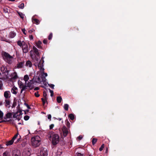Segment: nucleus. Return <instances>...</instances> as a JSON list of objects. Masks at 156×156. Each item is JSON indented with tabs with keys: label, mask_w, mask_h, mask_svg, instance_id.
<instances>
[{
	"label": "nucleus",
	"mask_w": 156,
	"mask_h": 156,
	"mask_svg": "<svg viewBox=\"0 0 156 156\" xmlns=\"http://www.w3.org/2000/svg\"><path fill=\"white\" fill-rule=\"evenodd\" d=\"M16 151H14L13 152V153L12 154V156H20L19 155H18L16 153H15V152H16Z\"/></svg>",
	"instance_id": "obj_49"
},
{
	"label": "nucleus",
	"mask_w": 156,
	"mask_h": 156,
	"mask_svg": "<svg viewBox=\"0 0 156 156\" xmlns=\"http://www.w3.org/2000/svg\"><path fill=\"white\" fill-rule=\"evenodd\" d=\"M56 100L58 103H60L62 101V99L61 96H58Z\"/></svg>",
	"instance_id": "obj_25"
},
{
	"label": "nucleus",
	"mask_w": 156,
	"mask_h": 156,
	"mask_svg": "<svg viewBox=\"0 0 156 156\" xmlns=\"http://www.w3.org/2000/svg\"><path fill=\"white\" fill-rule=\"evenodd\" d=\"M14 142V141L12 139L11 140L7 141L6 143V145L7 146L10 145H12Z\"/></svg>",
	"instance_id": "obj_20"
},
{
	"label": "nucleus",
	"mask_w": 156,
	"mask_h": 156,
	"mask_svg": "<svg viewBox=\"0 0 156 156\" xmlns=\"http://www.w3.org/2000/svg\"><path fill=\"white\" fill-rule=\"evenodd\" d=\"M24 104L27 107L28 109H30V106L27 103H25Z\"/></svg>",
	"instance_id": "obj_52"
},
{
	"label": "nucleus",
	"mask_w": 156,
	"mask_h": 156,
	"mask_svg": "<svg viewBox=\"0 0 156 156\" xmlns=\"http://www.w3.org/2000/svg\"><path fill=\"white\" fill-rule=\"evenodd\" d=\"M48 86L51 87L52 89H54V85L52 84H48Z\"/></svg>",
	"instance_id": "obj_42"
},
{
	"label": "nucleus",
	"mask_w": 156,
	"mask_h": 156,
	"mask_svg": "<svg viewBox=\"0 0 156 156\" xmlns=\"http://www.w3.org/2000/svg\"><path fill=\"white\" fill-rule=\"evenodd\" d=\"M22 49L23 53H27L28 51V46L26 44H23Z\"/></svg>",
	"instance_id": "obj_7"
},
{
	"label": "nucleus",
	"mask_w": 156,
	"mask_h": 156,
	"mask_svg": "<svg viewBox=\"0 0 156 156\" xmlns=\"http://www.w3.org/2000/svg\"><path fill=\"white\" fill-rule=\"evenodd\" d=\"M33 50L34 52L35 53L36 55L37 56H39L40 55L38 51V50L36 48L35 46H33Z\"/></svg>",
	"instance_id": "obj_10"
},
{
	"label": "nucleus",
	"mask_w": 156,
	"mask_h": 156,
	"mask_svg": "<svg viewBox=\"0 0 156 156\" xmlns=\"http://www.w3.org/2000/svg\"><path fill=\"white\" fill-rule=\"evenodd\" d=\"M62 131L63 132V136L64 137L66 136L68 134V131L67 129L65 126L63 127Z\"/></svg>",
	"instance_id": "obj_6"
},
{
	"label": "nucleus",
	"mask_w": 156,
	"mask_h": 156,
	"mask_svg": "<svg viewBox=\"0 0 156 156\" xmlns=\"http://www.w3.org/2000/svg\"><path fill=\"white\" fill-rule=\"evenodd\" d=\"M3 86V84L2 83L0 84V89H1Z\"/></svg>",
	"instance_id": "obj_64"
},
{
	"label": "nucleus",
	"mask_w": 156,
	"mask_h": 156,
	"mask_svg": "<svg viewBox=\"0 0 156 156\" xmlns=\"http://www.w3.org/2000/svg\"><path fill=\"white\" fill-rule=\"evenodd\" d=\"M40 153L41 156H47L48 155V150L46 148L43 147L41 148Z\"/></svg>",
	"instance_id": "obj_5"
},
{
	"label": "nucleus",
	"mask_w": 156,
	"mask_h": 156,
	"mask_svg": "<svg viewBox=\"0 0 156 156\" xmlns=\"http://www.w3.org/2000/svg\"><path fill=\"white\" fill-rule=\"evenodd\" d=\"M18 84L20 88H21L24 85L23 83L20 80L18 81Z\"/></svg>",
	"instance_id": "obj_27"
},
{
	"label": "nucleus",
	"mask_w": 156,
	"mask_h": 156,
	"mask_svg": "<svg viewBox=\"0 0 156 156\" xmlns=\"http://www.w3.org/2000/svg\"><path fill=\"white\" fill-rule=\"evenodd\" d=\"M18 111V113H20V115H22V114L23 113H22V110H20V111Z\"/></svg>",
	"instance_id": "obj_57"
},
{
	"label": "nucleus",
	"mask_w": 156,
	"mask_h": 156,
	"mask_svg": "<svg viewBox=\"0 0 156 156\" xmlns=\"http://www.w3.org/2000/svg\"><path fill=\"white\" fill-rule=\"evenodd\" d=\"M22 32H23V34H26V33L25 32V29H22Z\"/></svg>",
	"instance_id": "obj_58"
},
{
	"label": "nucleus",
	"mask_w": 156,
	"mask_h": 156,
	"mask_svg": "<svg viewBox=\"0 0 156 156\" xmlns=\"http://www.w3.org/2000/svg\"><path fill=\"white\" fill-rule=\"evenodd\" d=\"M36 83H39L41 82V78L39 77H37V79L36 80Z\"/></svg>",
	"instance_id": "obj_39"
},
{
	"label": "nucleus",
	"mask_w": 156,
	"mask_h": 156,
	"mask_svg": "<svg viewBox=\"0 0 156 156\" xmlns=\"http://www.w3.org/2000/svg\"><path fill=\"white\" fill-rule=\"evenodd\" d=\"M26 66H29L30 67H31L32 66L31 62L29 60L27 61L26 62Z\"/></svg>",
	"instance_id": "obj_17"
},
{
	"label": "nucleus",
	"mask_w": 156,
	"mask_h": 156,
	"mask_svg": "<svg viewBox=\"0 0 156 156\" xmlns=\"http://www.w3.org/2000/svg\"><path fill=\"white\" fill-rule=\"evenodd\" d=\"M42 44V43L40 41H39L36 43V46L38 48L41 49L42 48V47L41 46Z\"/></svg>",
	"instance_id": "obj_13"
},
{
	"label": "nucleus",
	"mask_w": 156,
	"mask_h": 156,
	"mask_svg": "<svg viewBox=\"0 0 156 156\" xmlns=\"http://www.w3.org/2000/svg\"><path fill=\"white\" fill-rule=\"evenodd\" d=\"M50 135L49 137V140L51 141L53 145L56 146L59 142V137L57 134H55L53 132H50L49 133Z\"/></svg>",
	"instance_id": "obj_2"
},
{
	"label": "nucleus",
	"mask_w": 156,
	"mask_h": 156,
	"mask_svg": "<svg viewBox=\"0 0 156 156\" xmlns=\"http://www.w3.org/2000/svg\"><path fill=\"white\" fill-rule=\"evenodd\" d=\"M20 138L18 139L17 141H16V143H17L18 142H19L21 140V137L20 136Z\"/></svg>",
	"instance_id": "obj_55"
},
{
	"label": "nucleus",
	"mask_w": 156,
	"mask_h": 156,
	"mask_svg": "<svg viewBox=\"0 0 156 156\" xmlns=\"http://www.w3.org/2000/svg\"><path fill=\"white\" fill-rule=\"evenodd\" d=\"M17 90V88L15 87H13L11 89V92L12 93L16 94H17L16 90Z\"/></svg>",
	"instance_id": "obj_14"
},
{
	"label": "nucleus",
	"mask_w": 156,
	"mask_h": 156,
	"mask_svg": "<svg viewBox=\"0 0 156 156\" xmlns=\"http://www.w3.org/2000/svg\"><path fill=\"white\" fill-rule=\"evenodd\" d=\"M27 87H28L27 86H26V85H23V86L22 87V88H21V92H20L21 93H22L23 91L25 90L26 89H27Z\"/></svg>",
	"instance_id": "obj_24"
},
{
	"label": "nucleus",
	"mask_w": 156,
	"mask_h": 156,
	"mask_svg": "<svg viewBox=\"0 0 156 156\" xmlns=\"http://www.w3.org/2000/svg\"><path fill=\"white\" fill-rule=\"evenodd\" d=\"M32 21L34 23H35L36 24H38L40 22L37 19L34 18V19H32Z\"/></svg>",
	"instance_id": "obj_15"
},
{
	"label": "nucleus",
	"mask_w": 156,
	"mask_h": 156,
	"mask_svg": "<svg viewBox=\"0 0 156 156\" xmlns=\"http://www.w3.org/2000/svg\"><path fill=\"white\" fill-rule=\"evenodd\" d=\"M5 106H8V107H10V101L8 99H6L5 100Z\"/></svg>",
	"instance_id": "obj_21"
},
{
	"label": "nucleus",
	"mask_w": 156,
	"mask_h": 156,
	"mask_svg": "<svg viewBox=\"0 0 156 156\" xmlns=\"http://www.w3.org/2000/svg\"><path fill=\"white\" fill-rule=\"evenodd\" d=\"M3 115V113L0 110V118H1V119L2 118Z\"/></svg>",
	"instance_id": "obj_48"
},
{
	"label": "nucleus",
	"mask_w": 156,
	"mask_h": 156,
	"mask_svg": "<svg viewBox=\"0 0 156 156\" xmlns=\"http://www.w3.org/2000/svg\"><path fill=\"white\" fill-rule=\"evenodd\" d=\"M3 156H11L10 153L9 152L6 151L3 153Z\"/></svg>",
	"instance_id": "obj_19"
},
{
	"label": "nucleus",
	"mask_w": 156,
	"mask_h": 156,
	"mask_svg": "<svg viewBox=\"0 0 156 156\" xmlns=\"http://www.w3.org/2000/svg\"><path fill=\"white\" fill-rule=\"evenodd\" d=\"M31 144L32 146L36 148L39 146L41 144L40 137L38 136H36L33 137L31 139Z\"/></svg>",
	"instance_id": "obj_3"
},
{
	"label": "nucleus",
	"mask_w": 156,
	"mask_h": 156,
	"mask_svg": "<svg viewBox=\"0 0 156 156\" xmlns=\"http://www.w3.org/2000/svg\"><path fill=\"white\" fill-rule=\"evenodd\" d=\"M18 113V111H17L16 113H14L13 115V117L14 118H17V117L19 116V115L17 114Z\"/></svg>",
	"instance_id": "obj_36"
},
{
	"label": "nucleus",
	"mask_w": 156,
	"mask_h": 156,
	"mask_svg": "<svg viewBox=\"0 0 156 156\" xmlns=\"http://www.w3.org/2000/svg\"><path fill=\"white\" fill-rule=\"evenodd\" d=\"M49 92L51 93V96L52 97L53 96V90H51L50 89H49Z\"/></svg>",
	"instance_id": "obj_45"
},
{
	"label": "nucleus",
	"mask_w": 156,
	"mask_h": 156,
	"mask_svg": "<svg viewBox=\"0 0 156 156\" xmlns=\"http://www.w3.org/2000/svg\"><path fill=\"white\" fill-rule=\"evenodd\" d=\"M76 156H83V154H81L80 153L77 152L76 153Z\"/></svg>",
	"instance_id": "obj_46"
},
{
	"label": "nucleus",
	"mask_w": 156,
	"mask_h": 156,
	"mask_svg": "<svg viewBox=\"0 0 156 156\" xmlns=\"http://www.w3.org/2000/svg\"><path fill=\"white\" fill-rule=\"evenodd\" d=\"M51 115L49 114L48 115V118L49 119L51 120Z\"/></svg>",
	"instance_id": "obj_54"
},
{
	"label": "nucleus",
	"mask_w": 156,
	"mask_h": 156,
	"mask_svg": "<svg viewBox=\"0 0 156 156\" xmlns=\"http://www.w3.org/2000/svg\"><path fill=\"white\" fill-rule=\"evenodd\" d=\"M19 8L21 9H23L24 7V4L23 3H22L18 6Z\"/></svg>",
	"instance_id": "obj_35"
},
{
	"label": "nucleus",
	"mask_w": 156,
	"mask_h": 156,
	"mask_svg": "<svg viewBox=\"0 0 156 156\" xmlns=\"http://www.w3.org/2000/svg\"><path fill=\"white\" fill-rule=\"evenodd\" d=\"M68 117L71 120H73L74 119V115L73 114H70L68 115Z\"/></svg>",
	"instance_id": "obj_22"
},
{
	"label": "nucleus",
	"mask_w": 156,
	"mask_h": 156,
	"mask_svg": "<svg viewBox=\"0 0 156 156\" xmlns=\"http://www.w3.org/2000/svg\"><path fill=\"white\" fill-rule=\"evenodd\" d=\"M97 139L95 138H93L92 140V144L93 145H94L97 142Z\"/></svg>",
	"instance_id": "obj_28"
},
{
	"label": "nucleus",
	"mask_w": 156,
	"mask_h": 156,
	"mask_svg": "<svg viewBox=\"0 0 156 156\" xmlns=\"http://www.w3.org/2000/svg\"><path fill=\"white\" fill-rule=\"evenodd\" d=\"M43 42L44 44H47V39H44L43 41Z\"/></svg>",
	"instance_id": "obj_50"
},
{
	"label": "nucleus",
	"mask_w": 156,
	"mask_h": 156,
	"mask_svg": "<svg viewBox=\"0 0 156 156\" xmlns=\"http://www.w3.org/2000/svg\"><path fill=\"white\" fill-rule=\"evenodd\" d=\"M75 29V28L74 27H71V28L70 29H71V30H72L73 31V30H74V29Z\"/></svg>",
	"instance_id": "obj_63"
},
{
	"label": "nucleus",
	"mask_w": 156,
	"mask_h": 156,
	"mask_svg": "<svg viewBox=\"0 0 156 156\" xmlns=\"http://www.w3.org/2000/svg\"><path fill=\"white\" fill-rule=\"evenodd\" d=\"M2 57L4 60L9 64H11L12 62V57L9 53L4 52L2 53Z\"/></svg>",
	"instance_id": "obj_4"
},
{
	"label": "nucleus",
	"mask_w": 156,
	"mask_h": 156,
	"mask_svg": "<svg viewBox=\"0 0 156 156\" xmlns=\"http://www.w3.org/2000/svg\"><path fill=\"white\" fill-rule=\"evenodd\" d=\"M18 14L19 15L20 17L22 18V19H23L24 18V15L23 14V13L19 12L18 11H16Z\"/></svg>",
	"instance_id": "obj_18"
},
{
	"label": "nucleus",
	"mask_w": 156,
	"mask_h": 156,
	"mask_svg": "<svg viewBox=\"0 0 156 156\" xmlns=\"http://www.w3.org/2000/svg\"><path fill=\"white\" fill-rule=\"evenodd\" d=\"M66 125L67 127L68 128H69L70 127V123L68 121V120L67 119L66 120Z\"/></svg>",
	"instance_id": "obj_31"
},
{
	"label": "nucleus",
	"mask_w": 156,
	"mask_h": 156,
	"mask_svg": "<svg viewBox=\"0 0 156 156\" xmlns=\"http://www.w3.org/2000/svg\"><path fill=\"white\" fill-rule=\"evenodd\" d=\"M10 94V91H7L5 92L4 93V96L6 99L10 97L9 96V94Z\"/></svg>",
	"instance_id": "obj_9"
},
{
	"label": "nucleus",
	"mask_w": 156,
	"mask_h": 156,
	"mask_svg": "<svg viewBox=\"0 0 156 156\" xmlns=\"http://www.w3.org/2000/svg\"><path fill=\"white\" fill-rule=\"evenodd\" d=\"M104 147V144H102L101 145V147L99 148V151H101L103 150Z\"/></svg>",
	"instance_id": "obj_41"
},
{
	"label": "nucleus",
	"mask_w": 156,
	"mask_h": 156,
	"mask_svg": "<svg viewBox=\"0 0 156 156\" xmlns=\"http://www.w3.org/2000/svg\"><path fill=\"white\" fill-rule=\"evenodd\" d=\"M41 100L43 103V106H44L45 105L46 102H47V99H46L45 98L44 99L42 98H41Z\"/></svg>",
	"instance_id": "obj_33"
},
{
	"label": "nucleus",
	"mask_w": 156,
	"mask_h": 156,
	"mask_svg": "<svg viewBox=\"0 0 156 156\" xmlns=\"http://www.w3.org/2000/svg\"><path fill=\"white\" fill-rule=\"evenodd\" d=\"M5 69L7 70V68H5V67L3 66L1 68V71L3 73H5V72L6 71Z\"/></svg>",
	"instance_id": "obj_32"
},
{
	"label": "nucleus",
	"mask_w": 156,
	"mask_h": 156,
	"mask_svg": "<svg viewBox=\"0 0 156 156\" xmlns=\"http://www.w3.org/2000/svg\"><path fill=\"white\" fill-rule=\"evenodd\" d=\"M17 44L18 45L20 46V47H21L23 46V44L22 43V42L20 41H19L17 42Z\"/></svg>",
	"instance_id": "obj_34"
},
{
	"label": "nucleus",
	"mask_w": 156,
	"mask_h": 156,
	"mask_svg": "<svg viewBox=\"0 0 156 156\" xmlns=\"http://www.w3.org/2000/svg\"><path fill=\"white\" fill-rule=\"evenodd\" d=\"M11 79L12 80H15L18 78L16 72H14L13 74L11 75Z\"/></svg>",
	"instance_id": "obj_12"
},
{
	"label": "nucleus",
	"mask_w": 156,
	"mask_h": 156,
	"mask_svg": "<svg viewBox=\"0 0 156 156\" xmlns=\"http://www.w3.org/2000/svg\"><path fill=\"white\" fill-rule=\"evenodd\" d=\"M69 107V105L67 104H65L64 105V109L66 111H68V108Z\"/></svg>",
	"instance_id": "obj_30"
},
{
	"label": "nucleus",
	"mask_w": 156,
	"mask_h": 156,
	"mask_svg": "<svg viewBox=\"0 0 156 156\" xmlns=\"http://www.w3.org/2000/svg\"><path fill=\"white\" fill-rule=\"evenodd\" d=\"M43 77H44L42 76V81H43L44 82V81H45V80L46 79L45 77H44V78Z\"/></svg>",
	"instance_id": "obj_61"
},
{
	"label": "nucleus",
	"mask_w": 156,
	"mask_h": 156,
	"mask_svg": "<svg viewBox=\"0 0 156 156\" xmlns=\"http://www.w3.org/2000/svg\"><path fill=\"white\" fill-rule=\"evenodd\" d=\"M16 34L13 31L11 32L9 34V37L10 38H12L15 37Z\"/></svg>",
	"instance_id": "obj_16"
},
{
	"label": "nucleus",
	"mask_w": 156,
	"mask_h": 156,
	"mask_svg": "<svg viewBox=\"0 0 156 156\" xmlns=\"http://www.w3.org/2000/svg\"><path fill=\"white\" fill-rule=\"evenodd\" d=\"M41 72H42L43 74L42 75V76L44 77H44L47 76H48V75L47 73H45L44 72V70L43 71H41Z\"/></svg>",
	"instance_id": "obj_44"
},
{
	"label": "nucleus",
	"mask_w": 156,
	"mask_h": 156,
	"mask_svg": "<svg viewBox=\"0 0 156 156\" xmlns=\"http://www.w3.org/2000/svg\"><path fill=\"white\" fill-rule=\"evenodd\" d=\"M54 125L53 124H51L49 126V129H52L54 127Z\"/></svg>",
	"instance_id": "obj_51"
},
{
	"label": "nucleus",
	"mask_w": 156,
	"mask_h": 156,
	"mask_svg": "<svg viewBox=\"0 0 156 156\" xmlns=\"http://www.w3.org/2000/svg\"><path fill=\"white\" fill-rule=\"evenodd\" d=\"M29 118L30 117L28 115H26L24 117V119L26 121L28 120L29 119Z\"/></svg>",
	"instance_id": "obj_38"
},
{
	"label": "nucleus",
	"mask_w": 156,
	"mask_h": 156,
	"mask_svg": "<svg viewBox=\"0 0 156 156\" xmlns=\"http://www.w3.org/2000/svg\"><path fill=\"white\" fill-rule=\"evenodd\" d=\"M29 79V77L28 75H26L24 76V80H25L26 83L28 81V80Z\"/></svg>",
	"instance_id": "obj_26"
},
{
	"label": "nucleus",
	"mask_w": 156,
	"mask_h": 156,
	"mask_svg": "<svg viewBox=\"0 0 156 156\" xmlns=\"http://www.w3.org/2000/svg\"><path fill=\"white\" fill-rule=\"evenodd\" d=\"M39 87H35L34 89V90H39Z\"/></svg>",
	"instance_id": "obj_59"
},
{
	"label": "nucleus",
	"mask_w": 156,
	"mask_h": 156,
	"mask_svg": "<svg viewBox=\"0 0 156 156\" xmlns=\"http://www.w3.org/2000/svg\"><path fill=\"white\" fill-rule=\"evenodd\" d=\"M47 94L45 91L43 92V96L46 99H47Z\"/></svg>",
	"instance_id": "obj_43"
},
{
	"label": "nucleus",
	"mask_w": 156,
	"mask_h": 156,
	"mask_svg": "<svg viewBox=\"0 0 156 156\" xmlns=\"http://www.w3.org/2000/svg\"><path fill=\"white\" fill-rule=\"evenodd\" d=\"M78 139L79 140H81L82 138V136H80L77 137Z\"/></svg>",
	"instance_id": "obj_56"
},
{
	"label": "nucleus",
	"mask_w": 156,
	"mask_h": 156,
	"mask_svg": "<svg viewBox=\"0 0 156 156\" xmlns=\"http://www.w3.org/2000/svg\"><path fill=\"white\" fill-rule=\"evenodd\" d=\"M7 120H2L1 121V122H2H2H7Z\"/></svg>",
	"instance_id": "obj_62"
},
{
	"label": "nucleus",
	"mask_w": 156,
	"mask_h": 156,
	"mask_svg": "<svg viewBox=\"0 0 156 156\" xmlns=\"http://www.w3.org/2000/svg\"><path fill=\"white\" fill-rule=\"evenodd\" d=\"M18 133H17L16 134H15L14 136L13 137L12 139L13 141L17 138L18 136Z\"/></svg>",
	"instance_id": "obj_37"
},
{
	"label": "nucleus",
	"mask_w": 156,
	"mask_h": 156,
	"mask_svg": "<svg viewBox=\"0 0 156 156\" xmlns=\"http://www.w3.org/2000/svg\"><path fill=\"white\" fill-rule=\"evenodd\" d=\"M24 64V62H19L17 65V68H23V66Z\"/></svg>",
	"instance_id": "obj_8"
},
{
	"label": "nucleus",
	"mask_w": 156,
	"mask_h": 156,
	"mask_svg": "<svg viewBox=\"0 0 156 156\" xmlns=\"http://www.w3.org/2000/svg\"><path fill=\"white\" fill-rule=\"evenodd\" d=\"M34 95L37 97H38L40 96V95L38 94V91L35 93Z\"/></svg>",
	"instance_id": "obj_47"
},
{
	"label": "nucleus",
	"mask_w": 156,
	"mask_h": 156,
	"mask_svg": "<svg viewBox=\"0 0 156 156\" xmlns=\"http://www.w3.org/2000/svg\"><path fill=\"white\" fill-rule=\"evenodd\" d=\"M52 33H51L49 35L48 37V39L49 40H50L52 39Z\"/></svg>",
	"instance_id": "obj_40"
},
{
	"label": "nucleus",
	"mask_w": 156,
	"mask_h": 156,
	"mask_svg": "<svg viewBox=\"0 0 156 156\" xmlns=\"http://www.w3.org/2000/svg\"><path fill=\"white\" fill-rule=\"evenodd\" d=\"M33 83L32 80H30V82H28L27 84V86L28 87H30L31 86L32 84H33Z\"/></svg>",
	"instance_id": "obj_29"
},
{
	"label": "nucleus",
	"mask_w": 156,
	"mask_h": 156,
	"mask_svg": "<svg viewBox=\"0 0 156 156\" xmlns=\"http://www.w3.org/2000/svg\"><path fill=\"white\" fill-rule=\"evenodd\" d=\"M32 58L34 62V65L36 67L38 66V69L40 71H43L44 69L43 68V63L44 62V57H42L41 60L40 58H38L36 56H34V58L32 57Z\"/></svg>",
	"instance_id": "obj_1"
},
{
	"label": "nucleus",
	"mask_w": 156,
	"mask_h": 156,
	"mask_svg": "<svg viewBox=\"0 0 156 156\" xmlns=\"http://www.w3.org/2000/svg\"><path fill=\"white\" fill-rule=\"evenodd\" d=\"M30 40H32L33 38V36L32 35L30 36Z\"/></svg>",
	"instance_id": "obj_60"
},
{
	"label": "nucleus",
	"mask_w": 156,
	"mask_h": 156,
	"mask_svg": "<svg viewBox=\"0 0 156 156\" xmlns=\"http://www.w3.org/2000/svg\"><path fill=\"white\" fill-rule=\"evenodd\" d=\"M12 113L8 112L6 115V116L7 117L8 119H9L12 118Z\"/></svg>",
	"instance_id": "obj_23"
},
{
	"label": "nucleus",
	"mask_w": 156,
	"mask_h": 156,
	"mask_svg": "<svg viewBox=\"0 0 156 156\" xmlns=\"http://www.w3.org/2000/svg\"><path fill=\"white\" fill-rule=\"evenodd\" d=\"M4 12L5 13H8V9L7 8H5L3 9Z\"/></svg>",
	"instance_id": "obj_53"
},
{
	"label": "nucleus",
	"mask_w": 156,
	"mask_h": 156,
	"mask_svg": "<svg viewBox=\"0 0 156 156\" xmlns=\"http://www.w3.org/2000/svg\"><path fill=\"white\" fill-rule=\"evenodd\" d=\"M31 154L29 151H24L22 154L23 156H30Z\"/></svg>",
	"instance_id": "obj_11"
}]
</instances>
